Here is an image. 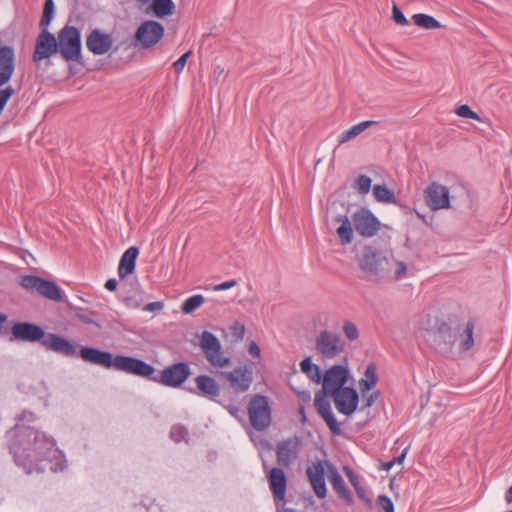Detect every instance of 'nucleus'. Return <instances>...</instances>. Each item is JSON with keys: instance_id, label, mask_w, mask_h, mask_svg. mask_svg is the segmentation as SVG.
Returning a JSON list of instances; mask_svg holds the SVG:
<instances>
[{"instance_id": "obj_1", "label": "nucleus", "mask_w": 512, "mask_h": 512, "mask_svg": "<svg viewBox=\"0 0 512 512\" xmlns=\"http://www.w3.org/2000/svg\"><path fill=\"white\" fill-rule=\"evenodd\" d=\"M9 451L15 464L23 468L27 474L43 473L48 465L49 469L54 471L52 459L59 452L53 437L34 427L19 423L13 428Z\"/></svg>"}, {"instance_id": "obj_2", "label": "nucleus", "mask_w": 512, "mask_h": 512, "mask_svg": "<svg viewBox=\"0 0 512 512\" xmlns=\"http://www.w3.org/2000/svg\"><path fill=\"white\" fill-rule=\"evenodd\" d=\"M81 359L93 365L127 373L134 374V372H140L141 370L147 369L144 361L132 356L117 355L114 356L109 351H104L95 347L82 346L79 351Z\"/></svg>"}, {"instance_id": "obj_3", "label": "nucleus", "mask_w": 512, "mask_h": 512, "mask_svg": "<svg viewBox=\"0 0 512 512\" xmlns=\"http://www.w3.org/2000/svg\"><path fill=\"white\" fill-rule=\"evenodd\" d=\"M355 258L366 280L380 283L390 278L392 263L377 248L364 245Z\"/></svg>"}, {"instance_id": "obj_4", "label": "nucleus", "mask_w": 512, "mask_h": 512, "mask_svg": "<svg viewBox=\"0 0 512 512\" xmlns=\"http://www.w3.org/2000/svg\"><path fill=\"white\" fill-rule=\"evenodd\" d=\"M144 364L148 369L143 371L141 370L140 372H134L133 375L146 378L150 381L171 388L181 387L192 373L189 364L184 361L166 366L159 375L155 374L156 369L152 365L145 361Z\"/></svg>"}, {"instance_id": "obj_5", "label": "nucleus", "mask_w": 512, "mask_h": 512, "mask_svg": "<svg viewBox=\"0 0 512 512\" xmlns=\"http://www.w3.org/2000/svg\"><path fill=\"white\" fill-rule=\"evenodd\" d=\"M475 328V321L469 319L461 329L460 325L455 328L450 323L441 321L437 327L435 334L443 340L447 349H451L454 343L459 339V348L461 351L466 352L474 345L473 331Z\"/></svg>"}, {"instance_id": "obj_6", "label": "nucleus", "mask_w": 512, "mask_h": 512, "mask_svg": "<svg viewBox=\"0 0 512 512\" xmlns=\"http://www.w3.org/2000/svg\"><path fill=\"white\" fill-rule=\"evenodd\" d=\"M59 53L66 62L82 59L81 32L75 26L65 25L56 37Z\"/></svg>"}, {"instance_id": "obj_7", "label": "nucleus", "mask_w": 512, "mask_h": 512, "mask_svg": "<svg viewBox=\"0 0 512 512\" xmlns=\"http://www.w3.org/2000/svg\"><path fill=\"white\" fill-rule=\"evenodd\" d=\"M248 416L251 426L257 431L266 430L272 422V409L267 396L256 394L248 404Z\"/></svg>"}, {"instance_id": "obj_8", "label": "nucleus", "mask_w": 512, "mask_h": 512, "mask_svg": "<svg viewBox=\"0 0 512 512\" xmlns=\"http://www.w3.org/2000/svg\"><path fill=\"white\" fill-rule=\"evenodd\" d=\"M20 285L30 292H36L40 296L56 302L63 301L61 288L53 281L36 275H25L20 280Z\"/></svg>"}, {"instance_id": "obj_9", "label": "nucleus", "mask_w": 512, "mask_h": 512, "mask_svg": "<svg viewBox=\"0 0 512 512\" xmlns=\"http://www.w3.org/2000/svg\"><path fill=\"white\" fill-rule=\"evenodd\" d=\"M164 26L154 20H145L137 28L133 45L141 49H149L155 46L164 36Z\"/></svg>"}, {"instance_id": "obj_10", "label": "nucleus", "mask_w": 512, "mask_h": 512, "mask_svg": "<svg viewBox=\"0 0 512 512\" xmlns=\"http://www.w3.org/2000/svg\"><path fill=\"white\" fill-rule=\"evenodd\" d=\"M200 346L207 361L219 368L230 365V359L223 355L219 339L209 331H203L200 338Z\"/></svg>"}, {"instance_id": "obj_11", "label": "nucleus", "mask_w": 512, "mask_h": 512, "mask_svg": "<svg viewBox=\"0 0 512 512\" xmlns=\"http://www.w3.org/2000/svg\"><path fill=\"white\" fill-rule=\"evenodd\" d=\"M46 337L44 329L32 322L17 321L13 322L10 328L9 341L19 342H41Z\"/></svg>"}, {"instance_id": "obj_12", "label": "nucleus", "mask_w": 512, "mask_h": 512, "mask_svg": "<svg viewBox=\"0 0 512 512\" xmlns=\"http://www.w3.org/2000/svg\"><path fill=\"white\" fill-rule=\"evenodd\" d=\"M56 36L48 29H42L36 38L32 60L34 63H40L44 59L59 52Z\"/></svg>"}, {"instance_id": "obj_13", "label": "nucleus", "mask_w": 512, "mask_h": 512, "mask_svg": "<svg viewBox=\"0 0 512 512\" xmlns=\"http://www.w3.org/2000/svg\"><path fill=\"white\" fill-rule=\"evenodd\" d=\"M349 379V370L343 365H334L326 370L322 375V387L325 394H332L338 392L345 387Z\"/></svg>"}, {"instance_id": "obj_14", "label": "nucleus", "mask_w": 512, "mask_h": 512, "mask_svg": "<svg viewBox=\"0 0 512 512\" xmlns=\"http://www.w3.org/2000/svg\"><path fill=\"white\" fill-rule=\"evenodd\" d=\"M353 226L362 237H372L377 234L381 223L368 209L361 208L352 215Z\"/></svg>"}, {"instance_id": "obj_15", "label": "nucleus", "mask_w": 512, "mask_h": 512, "mask_svg": "<svg viewBox=\"0 0 512 512\" xmlns=\"http://www.w3.org/2000/svg\"><path fill=\"white\" fill-rule=\"evenodd\" d=\"M226 379L236 393H244L249 390L253 382V368L251 365L236 367L233 371L220 373Z\"/></svg>"}, {"instance_id": "obj_16", "label": "nucleus", "mask_w": 512, "mask_h": 512, "mask_svg": "<svg viewBox=\"0 0 512 512\" xmlns=\"http://www.w3.org/2000/svg\"><path fill=\"white\" fill-rule=\"evenodd\" d=\"M317 351L327 359H332L343 352L344 343L338 334L323 330L316 338Z\"/></svg>"}, {"instance_id": "obj_17", "label": "nucleus", "mask_w": 512, "mask_h": 512, "mask_svg": "<svg viewBox=\"0 0 512 512\" xmlns=\"http://www.w3.org/2000/svg\"><path fill=\"white\" fill-rule=\"evenodd\" d=\"M300 438L293 436L276 445V459L279 467L289 468L298 457Z\"/></svg>"}, {"instance_id": "obj_18", "label": "nucleus", "mask_w": 512, "mask_h": 512, "mask_svg": "<svg viewBox=\"0 0 512 512\" xmlns=\"http://www.w3.org/2000/svg\"><path fill=\"white\" fill-rule=\"evenodd\" d=\"M329 396L333 398L337 411L347 416L352 415L359 404V394L353 387H346Z\"/></svg>"}, {"instance_id": "obj_19", "label": "nucleus", "mask_w": 512, "mask_h": 512, "mask_svg": "<svg viewBox=\"0 0 512 512\" xmlns=\"http://www.w3.org/2000/svg\"><path fill=\"white\" fill-rule=\"evenodd\" d=\"M327 396H329V394H325V391L323 389L321 391H318L315 394L314 406L318 414L323 418V420L327 424L331 434L334 436H339L342 433V430L331 410V404L329 400H327Z\"/></svg>"}, {"instance_id": "obj_20", "label": "nucleus", "mask_w": 512, "mask_h": 512, "mask_svg": "<svg viewBox=\"0 0 512 512\" xmlns=\"http://www.w3.org/2000/svg\"><path fill=\"white\" fill-rule=\"evenodd\" d=\"M425 201L431 210H439L450 206L449 189L437 182H432L425 190Z\"/></svg>"}, {"instance_id": "obj_21", "label": "nucleus", "mask_w": 512, "mask_h": 512, "mask_svg": "<svg viewBox=\"0 0 512 512\" xmlns=\"http://www.w3.org/2000/svg\"><path fill=\"white\" fill-rule=\"evenodd\" d=\"M42 346H44L47 350L53 351L66 357L78 356L77 347L74 343L54 333L46 334V337L42 340Z\"/></svg>"}, {"instance_id": "obj_22", "label": "nucleus", "mask_w": 512, "mask_h": 512, "mask_svg": "<svg viewBox=\"0 0 512 512\" xmlns=\"http://www.w3.org/2000/svg\"><path fill=\"white\" fill-rule=\"evenodd\" d=\"M194 381L196 383V388H188V392L198 394L215 402L218 401L217 398L220 395L221 388L219 383L213 377L209 375H198Z\"/></svg>"}, {"instance_id": "obj_23", "label": "nucleus", "mask_w": 512, "mask_h": 512, "mask_svg": "<svg viewBox=\"0 0 512 512\" xmlns=\"http://www.w3.org/2000/svg\"><path fill=\"white\" fill-rule=\"evenodd\" d=\"M113 40L110 34L99 29H93L86 38L87 49L94 55H104L112 47Z\"/></svg>"}, {"instance_id": "obj_24", "label": "nucleus", "mask_w": 512, "mask_h": 512, "mask_svg": "<svg viewBox=\"0 0 512 512\" xmlns=\"http://www.w3.org/2000/svg\"><path fill=\"white\" fill-rule=\"evenodd\" d=\"M15 71V52L13 47H0V87L7 84Z\"/></svg>"}, {"instance_id": "obj_25", "label": "nucleus", "mask_w": 512, "mask_h": 512, "mask_svg": "<svg viewBox=\"0 0 512 512\" xmlns=\"http://www.w3.org/2000/svg\"><path fill=\"white\" fill-rule=\"evenodd\" d=\"M270 490L275 500H284L287 489V478L282 467H273L267 473Z\"/></svg>"}, {"instance_id": "obj_26", "label": "nucleus", "mask_w": 512, "mask_h": 512, "mask_svg": "<svg viewBox=\"0 0 512 512\" xmlns=\"http://www.w3.org/2000/svg\"><path fill=\"white\" fill-rule=\"evenodd\" d=\"M306 474L317 497L321 499L325 498L327 489L325 484V469L322 462L317 461L313 464V467H308Z\"/></svg>"}, {"instance_id": "obj_27", "label": "nucleus", "mask_w": 512, "mask_h": 512, "mask_svg": "<svg viewBox=\"0 0 512 512\" xmlns=\"http://www.w3.org/2000/svg\"><path fill=\"white\" fill-rule=\"evenodd\" d=\"M138 255L139 249L136 246L129 247L123 253L118 266V276L120 279H124L134 272Z\"/></svg>"}, {"instance_id": "obj_28", "label": "nucleus", "mask_w": 512, "mask_h": 512, "mask_svg": "<svg viewBox=\"0 0 512 512\" xmlns=\"http://www.w3.org/2000/svg\"><path fill=\"white\" fill-rule=\"evenodd\" d=\"M329 479L338 497L343 499L347 505H353L354 499L351 494V491L347 488L342 476L337 472L336 469L331 470Z\"/></svg>"}, {"instance_id": "obj_29", "label": "nucleus", "mask_w": 512, "mask_h": 512, "mask_svg": "<svg viewBox=\"0 0 512 512\" xmlns=\"http://www.w3.org/2000/svg\"><path fill=\"white\" fill-rule=\"evenodd\" d=\"M335 221L340 223L337 228V235L342 245H348L353 240V221L349 219L347 215H337Z\"/></svg>"}, {"instance_id": "obj_30", "label": "nucleus", "mask_w": 512, "mask_h": 512, "mask_svg": "<svg viewBox=\"0 0 512 512\" xmlns=\"http://www.w3.org/2000/svg\"><path fill=\"white\" fill-rule=\"evenodd\" d=\"M379 377L376 373V366L374 363L367 365L364 376L359 380V388L363 395L371 391L377 384Z\"/></svg>"}, {"instance_id": "obj_31", "label": "nucleus", "mask_w": 512, "mask_h": 512, "mask_svg": "<svg viewBox=\"0 0 512 512\" xmlns=\"http://www.w3.org/2000/svg\"><path fill=\"white\" fill-rule=\"evenodd\" d=\"M376 124H377L376 121L367 120V121H363V122H360V123L352 126L351 128H349L346 131H343L338 137L339 145L344 144V143L356 138L363 131H365L366 129H368Z\"/></svg>"}, {"instance_id": "obj_32", "label": "nucleus", "mask_w": 512, "mask_h": 512, "mask_svg": "<svg viewBox=\"0 0 512 512\" xmlns=\"http://www.w3.org/2000/svg\"><path fill=\"white\" fill-rule=\"evenodd\" d=\"M300 368L313 382L319 384L322 380V371L317 364L312 363L311 357H306L300 362Z\"/></svg>"}, {"instance_id": "obj_33", "label": "nucleus", "mask_w": 512, "mask_h": 512, "mask_svg": "<svg viewBox=\"0 0 512 512\" xmlns=\"http://www.w3.org/2000/svg\"><path fill=\"white\" fill-rule=\"evenodd\" d=\"M151 9L158 18H165L174 12L175 5L172 0H153Z\"/></svg>"}, {"instance_id": "obj_34", "label": "nucleus", "mask_w": 512, "mask_h": 512, "mask_svg": "<svg viewBox=\"0 0 512 512\" xmlns=\"http://www.w3.org/2000/svg\"><path fill=\"white\" fill-rule=\"evenodd\" d=\"M412 21L418 27L425 28L428 30L439 29L442 27L441 23L437 19H435L431 15L424 13L414 14L412 16Z\"/></svg>"}, {"instance_id": "obj_35", "label": "nucleus", "mask_w": 512, "mask_h": 512, "mask_svg": "<svg viewBox=\"0 0 512 512\" xmlns=\"http://www.w3.org/2000/svg\"><path fill=\"white\" fill-rule=\"evenodd\" d=\"M373 195L381 203H397V198L392 190L386 185L377 184L373 187Z\"/></svg>"}, {"instance_id": "obj_36", "label": "nucleus", "mask_w": 512, "mask_h": 512, "mask_svg": "<svg viewBox=\"0 0 512 512\" xmlns=\"http://www.w3.org/2000/svg\"><path fill=\"white\" fill-rule=\"evenodd\" d=\"M55 5L53 0H45L43 6V12L40 19V27L42 29H48L47 27L50 25L53 16H54Z\"/></svg>"}, {"instance_id": "obj_37", "label": "nucleus", "mask_w": 512, "mask_h": 512, "mask_svg": "<svg viewBox=\"0 0 512 512\" xmlns=\"http://www.w3.org/2000/svg\"><path fill=\"white\" fill-rule=\"evenodd\" d=\"M204 301L205 299L201 294L193 295L183 302L181 309L183 313L191 314L196 309H198L204 303Z\"/></svg>"}, {"instance_id": "obj_38", "label": "nucleus", "mask_w": 512, "mask_h": 512, "mask_svg": "<svg viewBox=\"0 0 512 512\" xmlns=\"http://www.w3.org/2000/svg\"><path fill=\"white\" fill-rule=\"evenodd\" d=\"M170 438L175 443H180L181 441H186L189 436V432L187 428L182 424H174L170 429Z\"/></svg>"}, {"instance_id": "obj_39", "label": "nucleus", "mask_w": 512, "mask_h": 512, "mask_svg": "<svg viewBox=\"0 0 512 512\" xmlns=\"http://www.w3.org/2000/svg\"><path fill=\"white\" fill-rule=\"evenodd\" d=\"M376 503L379 512H395L394 504L387 495H379Z\"/></svg>"}, {"instance_id": "obj_40", "label": "nucleus", "mask_w": 512, "mask_h": 512, "mask_svg": "<svg viewBox=\"0 0 512 512\" xmlns=\"http://www.w3.org/2000/svg\"><path fill=\"white\" fill-rule=\"evenodd\" d=\"M455 112L458 116L462 118L482 121L481 117L466 104L460 105Z\"/></svg>"}, {"instance_id": "obj_41", "label": "nucleus", "mask_w": 512, "mask_h": 512, "mask_svg": "<svg viewBox=\"0 0 512 512\" xmlns=\"http://www.w3.org/2000/svg\"><path fill=\"white\" fill-rule=\"evenodd\" d=\"M372 180L367 175H360L356 180V188L361 194H367L371 189Z\"/></svg>"}, {"instance_id": "obj_42", "label": "nucleus", "mask_w": 512, "mask_h": 512, "mask_svg": "<svg viewBox=\"0 0 512 512\" xmlns=\"http://www.w3.org/2000/svg\"><path fill=\"white\" fill-rule=\"evenodd\" d=\"M343 332H344L345 336L347 337V339L350 341H354V340L358 339V337H359V331H358L357 326L350 321H347L344 323Z\"/></svg>"}, {"instance_id": "obj_43", "label": "nucleus", "mask_w": 512, "mask_h": 512, "mask_svg": "<svg viewBox=\"0 0 512 512\" xmlns=\"http://www.w3.org/2000/svg\"><path fill=\"white\" fill-rule=\"evenodd\" d=\"M75 315L83 323H86V324H94L95 323V320H94L95 313L94 312L88 311L83 308H77L75 311Z\"/></svg>"}, {"instance_id": "obj_44", "label": "nucleus", "mask_w": 512, "mask_h": 512, "mask_svg": "<svg viewBox=\"0 0 512 512\" xmlns=\"http://www.w3.org/2000/svg\"><path fill=\"white\" fill-rule=\"evenodd\" d=\"M392 19L394 22L398 25L405 26L408 24V20L401 11V9L398 7L396 3H393L392 6Z\"/></svg>"}, {"instance_id": "obj_45", "label": "nucleus", "mask_w": 512, "mask_h": 512, "mask_svg": "<svg viewBox=\"0 0 512 512\" xmlns=\"http://www.w3.org/2000/svg\"><path fill=\"white\" fill-rule=\"evenodd\" d=\"M124 303L127 307L136 309L141 306L143 303V299L140 296L137 295H129L124 298Z\"/></svg>"}, {"instance_id": "obj_46", "label": "nucleus", "mask_w": 512, "mask_h": 512, "mask_svg": "<svg viewBox=\"0 0 512 512\" xmlns=\"http://www.w3.org/2000/svg\"><path fill=\"white\" fill-rule=\"evenodd\" d=\"M192 55V51L189 50L187 51L186 53H184L178 60H176L174 63H173V68L175 69V71L177 73H180L183 71L186 63H187V60L188 58Z\"/></svg>"}, {"instance_id": "obj_47", "label": "nucleus", "mask_w": 512, "mask_h": 512, "mask_svg": "<svg viewBox=\"0 0 512 512\" xmlns=\"http://www.w3.org/2000/svg\"><path fill=\"white\" fill-rule=\"evenodd\" d=\"M355 492L357 496L366 504L367 507L372 508V499L369 496H367L366 490L362 486L356 488Z\"/></svg>"}, {"instance_id": "obj_48", "label": "nucleus", "mask_w": 512, "mask_h": 512, "mask_svg": "<svg viewBox=\"0 0 512 512\" xmlns=\"http://www.w3.org/2000/svg\"><path fill=\"white\" fill-rule=\"evenodd\" d=\"M379 396H380L379 391L372 392L369 396H367L364 399V404L361 409L363 410L365 408L371 407L375 403V401L378 399Z\"/></svg>"}, {"instance_id": "obj_49", "label": "nucleus", "mask_w": 512, "mask_h": 512, "mask_svg": "<svg viewBox=\"0 0 512 512\" xmlns=\"http://www.w3.org/2000/svg\"><path fill=\"white\" fill-rule=\"evenodd\" d=\"M396 265H397V269L395 270L394 278L396 280H398V279H401L406 274V272H407V265H406V263H404L402 261H397Z\"/></svg>"}, {"instance_id": "obj_50", "label": "nucleus", "mask_w": 512, "mask_h": 512, "mask_svg": "<svg viewBox=\"0 0 512 512\" xmlns=\"http://www.w3.org/2000/svg\"><path fill=\"white\" fill-rule=\"evenodd\" d=\"M164 303L162 301H156L148 303L143 307L144 311L159 312L163 309Z\"/></svg>"}, {"instance_id": "obj_51", "label": "nucleus", "mask_w": 512, "mask_h": 512, "mask_svg": "<svg viewBox=\"0 0 512 512\" xmlns=\"http://www.w3.org/2000/svg\"><path fill=\"white\" fill-rule=\"evenodd\" d=\"M248 352L250 355H252L253 357L255 358H260L261 356V350H260V347L258 346V344L254 341H252L250 344H249V347H248Z\"/></svg>"}, {"instance_id": "obj_52", "label": "nucleus", "mask_w": 512, "mask_h": 512, "mask_svg": "<svg viewBox=\"0 0 512 512\" xmlns=\"http://www.w3.org/2000/svg\"><path fill=\"white\" fill-rule=\"evenodd\" d=\"M237 285V281L236 280H230V281H226V282H223L221 284H218L214 287V290L215 291H222V290H228L234 286Z\"/></svg>"}, {"instance_id": "obj_53", "label": "nucleus", "mask_w": 512, "mask_h": 512, "mask_svg": "<svg viewBox=\"0 0 512 512\" xmlns=\"http://www.w3.org/2000/svg\"><path fill=\"white\" fill-rule=\"evenodd\" d=\"M219 404H221L233 417H238L239 409L234 404H228L225 405L221 401H217Z\"/></svg>"}, {"instance_id": "obj_54", "label": "nucleus", "mask_w": 512, "mask_h": 512, "mask_svg": "<svg viewBox=\"0 0 512 512\" xmlns=\"http://www.w3.org/2000/svg\"><path fill=\"white\" fill-rule=\"evenodd\" d=\"M233 333L234 335L239 338V339H242L243 336H244V331H245V328H244V325L243 324H240L238 322L235 323L234 325V328H233Z\"/></svg>"}, {"instance_id": "obj_55", "label": "nucleus", "mask_w": 512, "mask_h": 512, "mask_svg": "<svg viewBox=\"0 0 512 512\" xmlns=\"http://www.w3.org/2000/svg\"><path fill=\"white\" fill-rule=\"evenodd\" d=\"M296 394L298 398L304 403H308L311 400V393L308 390L296 391Z\"/></svg>"}, {"instance_id": "obj_56", "label": "nucleus", "mask_w": 512, "mask_h": 512, "mask_svg": "<svg viewBox=\"0 0 512 512\" xmlns=\"http://www.w3.org/2000/svg\"><path fill=\"white\" fill-rule=\"evenodd\" d=\"M18 421H33L35 419V415L33 412H30V411H23L18 417H17Z\"/></svg>"}, {"instance_id": "obj_57", "label": "nucleus", "mask_w": 512, "mask_h": 512, "mask_svg": "<svg viewBox=\"0 0 512 512\" xmlns=\"http://www.w3.org/2000/svg\"><path fill=\"white\" fill-rule=\"evenodd\" d=\"M118 282L116 279L111 278L108 279L105 283V288L111 292L115 291L117 289Z\"/></svg>"}, {"instance_id": "obj_58", "label": "nucleus", "mask_w": 512, "mask_h": 512, "mask_svg": "<svg viewBox=\"0 0 512 512\" xmlns=\"http://www.w3.org/2000/svg\"><path fill=\"white\" fill-rule=\"evenodd\" d=\"M354 489L361 486L358 476L354 473L347 477Z\"/></svg>"}, {"instance_id": "obj_59", "label": "nucleus", "mask_w": 512, "mask_h": 512, "mask_svg": "<svg viewBox=\"0 0 512 512\" xmlns=\"http://www.w3.org/2000/svg\"><path fill=\"white\" fill-rule=\"evenodd\" d=\"M406 454H407V449H405L399 456L392 459L393 464H396V463L401 464L404 461Z\"/></svg>"}, {"instance_id": "obj_60", "label": "nucleus", "mask_w": 512, "mask_h": 512, "mask_svg": "<svg viewBox=\"0 0 512 512\" xmlns=\"http://www.w3.org/2000/svg\"><path fill=\"white\" fill-rule=\"evenodd\" d=\"M505 500L508 504H512V486L505 493Z\"/></svg>"}, {"instance_id": "obj_61", "label": "nucleus", "mask_w": 512, "mask_h": 512, "mask_svg": "<svg viewBox=\"0 0 512 512\" xmlns=\"http://www.w3.org/2000/svg\"><path fill=\"white\" fill-rule=\"evenodd\" d=\"M8 321V316L0 312V332H2L3 325Z\"/></svg>"}, {"instance_id": "obj_62", "label": "nucleus", "mask_w": 512, "mask_h": 512, "mask_svg": "<svg viewBox=\"0 0 512 512\" xmlns=\"http://www.w3.org/2000/svg\"><path fill=\"white\" fill-rule=\"evenodd\" d=\"M299 414L301 415V422L302 423H305L307 418H306V413H305V408L304 406H300L299 408Z\"/></svg>"}, {"instance_id": "obj_63", "label": "nucleus", "mask_w": 512, "mask_h": 512, "mask_svg": "<svg viewBox=\"0 0 512 512\" xmlns=\"http://www.w3.org/2000/svg\"><path fill=\"white\" fill-rule=\"evenodd\" d=\"M343 471L347 477L355 473L350 466H344Z\"/></svg>"}, {"instance_id": "obj_64", "label": "nucleus", "mask_w": 512, "mask_h": 512, "mask_svg": "<svg viewBox=\"0 0 512 512\" xmlns=\"http://www.w3.org/2000/svg\"><path fill=\"white\" fill-rule=\"evenodd\" d=\"M394 466L392 460L382 464L384 470L388 471Z\"/></svg>"}]
</instances>
